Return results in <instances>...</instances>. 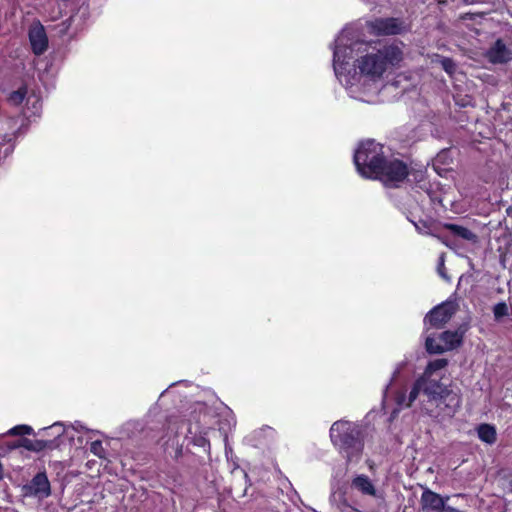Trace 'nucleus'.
Listing matches in <instances>:
<instances>
[{
	"mask_svg": "<svg viewBox=\"0 0 512 512\" xmlns=\"http://www.w3.org/2000/svg\"><path fill=\"white\" fill-rule=\"evenodd\" d=\"M333 70L349 97L373 103L385 84V74L398 66L403 52L396 44L360 38L358 28L345 27L333 45Z\"/></svg>",
	"mask_w": 512,
	"mask_h": 512,
	"instance_id": "obj_1",
	"label": "nucleus"
},
{
	"mask_svg": "<svg viewBox=\"0 0 512 512\" xmlns=\"http://www.w3.org/2000/svg\"><path fill=\"white\" fill-rule=\"evenodd\" d=\"M447 365L448 361L444 358L430 361L423 374L413 383L408 396L398 395L397 404L410 407L419 394L423 393L427 398V405L423 407L427 415L439 421L452 418L461 406L462 396L459 389L442 382Z\"/></svg>",
	"mask_w": 512,
	"mask_h": 512,
	"instance_id": "obj_2",
	"label": "nucleus"
},
{
	"mask_svg": "<svg viewBox=\"0 0 512 512\" xmlns=\"http://www.w3.org/2000/svg\"><path fill=\"white\" fill-rule=\"evenodd\" d=\"M353 159L362 177L380 180L386 187H399L409 174L406 163L390 155L389 149L375 140L361 142Z\"/></svg>",
	"mask_w": 512,
	"mask_h": 512,
	"instance_id": "obj_3",
	"label": "nucleus"
},
{
	"mask_svg": "<svg viewBox=\"0 0 512 512\" xmlns=\"http://www.w3.org/2000/svg\"><path fill=\"white\" fill-rule=\"evenodd\" d=\"M330 439L348 463L357 462L363 451L362 430L357 423L339 420L330 428Z\"/></svg>",
	"mask_w": 512,
	"mask_h": 512,
	"instance_id": "obj_4",
	"label": "nucleus"
},
{
	"mask_svg": "<svg viewBox=\"0 0 512 512\" xmlns=\"http://www.w3.org/2000/svg\"><path fill=\"white\" fill-rule=\"evenodd\" d=\"M462 333L459 331H445L438 336L441 344H434L435 338L427 335L425 347L430 354H440L458 347L462 342Z\"/></svg>",
	"mask_w": 512,
	"mask_h": 512,
	"instance_id": "obj_5",
	"label": "nucleus"
},
{
	"mask_svg": "<svg viewBox=\"0 0 512 512\" xmlns=\"http://www.w3.org/2000/svg\"><path fill=\"white\" fill-rule=\"evenodd\" d=\"M368 29L375 35H396L405 30L404 22L399 18H376L367 22Z\"/></svg>",
	"mask_w": 512,
	"mask_h": 512,
	"instance_id": "obj_6",
	"label": "nucleus"
},
{
	"mask_svg": "<svg viewBox=\"0 0 512 512\" xmlns=\"http://www.w3.org/2000/svg\"><path fill=\"white\" fill-rule=\"evenodd\" d=\"M455 311L456 306L453 302H443L426 315L425 325L439 329L451 319Z\"/></svg>",
	"mask_w": 512,
	"mask_h": 512,
	"instance_id": "obj_7",
	"label": "nucleus"
},
{
	"mask_svg": "<svg viewBox=\"0 0 512 512\" xmlns=\"http://www.w3.org/2000/svg\"><path fill=\"white\" fill-rule=\"evenodd\" d=\"M26 496H33L38 499H44L50 496V482L45 473H37L30 483L23 487Z\"/></svg>",
	"mask_w": 512,
	"mask_h": 512,
	"instance_id": "obj_8",
	"label": "nucleus"
},
{
	"mask_svg": "<svg viewBox=\"0 0 512 512\" xmlns=\"http://www.w3.org/2000/svg\"><path fill=\"white\" fill-rule=\"evenodd\" d=\"M28 37L34 54L41 55L47 50L48 38L44 26L39 21H34L30 25Z\"/></svg>",
	"mask_w": 512,
	"mask_h": 512,
	"instance_id": "obj_9",
	"label": "nucleus"
},
{
	"mask_svg": "<svg viewBox=\"0 0 512 512\" xmlns=\"http://www.w3.org/2000/svg\"><path fill=\"white\" fill-rule=\"evenodd\" d=\"M486 57L492 64H506L512 60V49L502 39H497L487 50Z\"/></svg>",
	"mask_w": 512,
	"mask_h": 512,
	"instance_id": "obj_10",
	"label": "nucleus"
},
{
	"mask_svg": "<svg viewBox=\"0 0 512 512\" xmlns=\"http://www.w3.org/2000/svg\"><path fill=\"white\" fill-rule=\"evenodd\" d=\"M448 500V497L443 498L439 494L431 491L425 490L421 496V504L424 511L427 512H444L451 511L450 508L445 507V503Z\"/></svg>",
	"mask_w": 512,
	"mask_h": 512,
	"instance_id": "obj_11",
	"label": "nucleus"
},
{
	"mask_svg": "<svg viewBox=\"0 0 512 512\" xmlns=\"http://www.w3.org/2000/svg\"><path fill=\"white\" fill-rule=\"evenodd\" d=\"M350 488L363 496H377V489L373 481L365 474H357L354 476L351 480Z\"/></svg>",
	"mask_w": 512,
	"mask_h": 512,
	"instance_id": "obj_12",
	"label": "nucleus"
},
{
	"mask_svg": "<svg viewBox=\"0 0 512 512\" xmlns=\"http://www.w3.org/2000/svg\"><path fill=\"white\" fill-rule=\"evenodd\" d=\"M186 423H182V426H185ZM206 432L200 430L198 424L193 425L192 423L187 424V433L185 437L190 440L195 446L202 447L206 451L210 450V443L206 438Z\"/></svg>",
	"mask_w": 512,
	"mask_h": 512,
	"instance_id": "obj_13",
	"label": "nucleus"
},
{
	"mask_svg": "<svg viewBox=\"0 0 512 512\" xmlns=\"http://www.w3.org/2000/svg\"><path fill=\"white\" fill-rule=\"evenodd\" d=\"M444 228L449 230L453 235L473 244L478 241V236L467 227L454 223H445Z\"/></svg>",
	"mask_w": 512,
	"mask_h": 512,
	"instance_id": "obj_14",
	"label": "nucleus"
},
{
	"mask_svg": "<svg viewBox=\"0 0 512 512\" xmlns=\"http://www.w3.org/2000/svg\"><path fill=\"white\" fill-rule=\"evenodd\" d=\"M49 444V441L46 440H30L28 438H21L11 446L10 449H16L23 447L29 451L39 452L45 449Z\"/></svg>",
	"mask_w": 512,
	"mask_h": 512,
	"instance_id": "obj_15",
	"label": "nucleus"
},
{
	"mask_svg": "<svg viewBox=\"0 0 512 512\" xmlns=\"http://www.w3.org/2000/svg\"><path fill=\"white\" fill-rule=\"evenodd\" d=\"M477 435L482 442L489 445L494 444L497 439L496 429L490 424H480L477 427Z\"/></svg>",
	"mask_w": 512,
	"mask_h": 512,
	"instance_id": "obj_16",
	"label": "nucleus"
},
{
	"mask_svg": "<svg viewBox=\"0 0 512 512\" xmlns=\"http://www.w3.org/2000/svg\"><path fill=\"white\" fill-rule=\"evenodd\" d=\"M26 105L27 107L24 110L25 117L30 118L32 116L40 115L42 104L38 97H36L35 95L29 96L27 98Z\"/></svg>",
	"mask_w": 512,
	"mask_h": 512,
	"instance_id": "obj_17",
	"label": "nucleus"
},
{
	"mask_svg": "<svg viewBox=\"0 0 512 512\" xmlns=\"http://www.w3.org/2000/svg\"><path fill=\"white\" fill-rule=\"evenodd\" d=\"M33 434V428L29 425H17L9 429L4 435L20 436Z\"/></svg>",
	"mask_w": 512,
	"mask_h": 512,
	"instance_id": "obj_18",
	"label": "nucleus"
},
{
	"mask_svg": "<svg viewBox=\"0 0 512 512\" xmlns=\"http://www.w3.org/2000/svg\"><path fill=\"white\" fill-rule=\"evenodd\" d=\"M493 314L496 321L509 315V307L505 302H499L493 307Z\"/></svg>",
	"mask_w": 512,
	"mask_h": 512,
	"instance_id": "obj_19",
	"label": "nucleus"
},
{
	"mask_svg": "<svg viewBox=\"0 0 512 512\" xmlns=\"http://www.w3.org/2000/svg\"><path fill=\"white\" fill-rule=\"evenodd\" d=\"M90 451L99 458L105 457V449L100 440H95L91 443Z\"/></svg>",
	"mask_w": 512,
	"mask_h": 512,
	"instance_id": "obj_20",
	"label": "nucleus"
},
{
	"mask_svg": "<svg viewBox=\"0 0 512 512\" xmlns=\"http://www.w3.org/2000/svg\"><path fill=\"white\" fill-rule=\"evenodd\" d=\"M25 97H26V91L24 89H19L17 91H14L13 93H11V95L9 97V101L13 105H19L24 101Z\"/></svg>",
	"mask_w": 512,
	"mask_h": 512,
	"instance_id": "obj_21",
	"label": "nucleus"
},
{
	"mask_svg": "<svg viewBox=\"0 0 512 512\" xmlns=\"http://www.w3.org/2000/svg\"><path fill=\"white\" fill-rule=\"evenodd\" d=\"M441 66L442 68L449 74L453 75L456 71V64L454 61L450 58H442L441 59Z\"/></svg>",
	"mask_w": 512,
	"mask_h": 512,
	"instance_id": "obj_22",
	"label": "nucleus"
},
{
	"mask_svg": "<svg viewBox=\"0 0 512 512\" xmlns=\"http://www.w3.org/2000/svg\"><path fill=\"white\" fill-rule=\"evenodd\" d=\"M437 272L440 277H442L444 280L449 281V277L446 274L445 271V258L444 254H441L438 260V266H437Z\"/></svg>",
	"mask_w": 512,
	"mask_h": 512,
	"instance_id": "obj_23",
	"label": "nucleus"
},
{
	"mask_svg": "<svg viewBox=\"0 0 512 512\" xmlns=\"http://www.w3.org/2000/svg\"><path fill=\"white\" fill-rule=\"evenodd\" d=\"M45 430H52L56 437L61 436L65 431L63 424L60 422L54 423L50 427L45 428Z\"/></svg>",
	"mask_w": 512,
	"mask_h": 512,
	"instance_id": "obj_24",
	"label": "nucleus"
},
{
	"mask_svg": "<svg viewBox=\"0 0 512 512\" xmlns=\"http://www.w3.org/2000/svg\"><path fill=\"white\" fill-rule=\"evenodd\" d=\"M415 228L420 234H431L429 227L425 223L415 224Z\"/></svg>",
	"mask_w": 512,
	"mask_h": 512,
	"instance_id": "obj_25",
	"label": "nucleus"
},
{
	"mask_svg": "<svg viewBox=\"0 0 512 512\" xmlns=\"http://www.w3.org/2000/svg\"><path fill=\"white\" fill-rule=\"evenodd\" d=\"M72 428H73V430H75L77 432H84L87 430L86 427L81 422H78V421H76L74 424H72Z\"/></svg>",
	"mask_w": 512,
	"mask_h": 512,
	"instance_id": "obj_26",
	"label": "nucleus"
},
{
	"mask_svg": "<svg viewBox=\"0 0 512 512\" xmlns=\"http://www.w3.org/2000/svg\"><path fill=\"white\" fill-rule=\"evenodd\" d=\"M225 453L227 457L232 453V448L227 443L225 444Z\"/></svg>",
	"mask_w": 512,
	"mask_h": 512,
	"instance_id": "obj_27",
	"label": "nucleus"
},
{
	"mask_svg": "<svg viewBox=\"0 0 512 512\" xmlns=\"http://www.w3.org/2000/svg\"><path fill=\"white\" fill-rule=\"evenodd\" d=\"M402 365H403V364H400V365H399V367L394 371V373H393V377H392L391 381H392V380L396 377V375L400 372V369H401V366H402Z\"/></svg>",
	"mask_w": 512,
	"mask_h": 512,
	"instance_id": "obj_28",
	"label": "nucleus"
},
{
	"mask_svg": "<svg viewBox=\"0 0 512 512\" xmlns=\"http://www.w3.org/2000/svg\"><path fill=\"white\" fill-rule=\"evenodd\" d=\"M434 338H435L434 344H441V342L439 341L438 337H434Z\"/></svg>",
	"mask_w": 512,
	"mask_h": 512,
	"instance_id": "obj_29",
	"label": "nucleus"
},
{
	"mask_svg": "<svg viewBox=\"0 0 512 512\" xmlns=\"http://www.w3.org/2000/svg\"><path fill=\"white\" fill-rule=\"evenodd\" d=\"M390 384H391V383H389V384L385 387L384 394H386V392H387V390H388V388H389Z\"/></svg>",
	"mask_w": 512,
	"mask_h": 512,
	"instance_id": "obj_30",
	"label": "nucleus"
}]
</instances>
